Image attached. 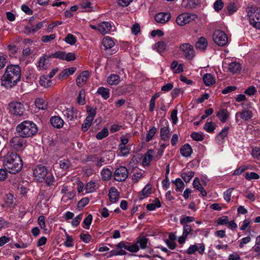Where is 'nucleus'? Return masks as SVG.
Segmentation results:
<instances>
[{"label": "nucleus", "instance_id": "nucleus-17", "mask_svg": "<svg viewBox=\"0 0 260 260\" xmlns=\"http://www.w3.org/2000/svg\"><path fill=\"white\" fill-rule=\"evenodd\" d=\"M63 116L69 120H73L77 118V111L73 107L66 108L62 111Z\"/></svg>", "mask_w": 260, "mask_h": 260}, {"label": "nucleus", "instance_id": "nucleus-5", "mask_svg": "<svg viewBox=\"0 0 260 260\" xmlns=\"http://www.w3.org/2000/svg\"><path fill=\"white\" fill-rule=\"evenodd\" d=\"M23 138L19 135L13 137L10 141L11 147L16 151L23 150L26 146V141Z\"/></svg>", "mask_w": 260, "mask_h": 260}, {"label": "nucleus", "instance_id": "nucleus-42", "mask_svg": "<svg viewBox=\"0 0 260 260\" xmlns=\"http://www.w3.org/2000/svg\"><path fill=\"white\" fill-rule=\"evenodd\" d=\"M161 207V204L158 198H155L153 203L149 204L147 205L146 208L149 211H153L156 208Z\"/></svg>", "mask_w": 260, "mask_h": 260}, {"label": "nucleus", "instance_id": "nucleus-59", "mask_svg": "<svg viewBox=\"0 0 260 260\" xmlns=\"http://www.w3.org/2000/svg\"><path fill=\"white\" fill-rule=\"evenodd\" d=\"M66 241L64 243V245L68 247H73V239L72 236L69 235L67 233L66 234Z\"/></svg>", "mask_w": 260, "mask_h": 260}, {"label": "nucleus", "instance_id": "nucleus-55", "mask_svg": "<svg viewBox=\"0 0 260 260\" xmlns=\"http://www.w3.org/2000/svg\"><path fill=\"white\" fill-rule=\"evenodd\" d=\"M245 178L248 180H256L259 178V176L255 172H247L245 174Z\"/></svg>", "mask_w": 260, "mask_h": 260}, {"label": "nucleus", "instance_id": "nucleus-61", "mask_svg": "<svg viewBox=\"0 0 260 260\" xmlns=\"http://www.w3.org/2000/svg\"><path fill=\"white\" fill-rule=\"evenodd\" d=\"M223 7V3L221 0H217L214 3V9L216 12L220 11Z\"/></svg>", "mask_w": 260, "mask_h": 260}, {"label": "nucleus", "instance_id": "nucleus-21", "mask_svg": "<svg viewBox=\"0 0 260 260\" xmlns=\"http://www.w3.org/2000/svg\"><path fill=\"white\" fill-rule=\"evenodd\" d=\"M108 197L111 203H115L118 201L119 192L115 187H112L109 190Z\"/></svg>", "mask_w": 260, "mask_h": 260}, {"label": "nucleus", "instance_id": "nucleus-6", "mask_svg": "<svg viewBox=\"0 0 260 260\" xmlns=\"http://www.w3.org/2000/svg\"><path fill=\"white\" fill-rule=\"evenodd\" d=\"M9 107L10 113L14 116H21L25 111L24 106L20 102H12L9 104Z\"/></svg>", "mask_w": 260, "mask_h": 260}, {"label": "nucleus", "instance_id": "nucleus-39", "mask_svg": "<svg viewBox=\"0 0 260 260\" xmlns=\"http://www.w3.org/2000/svg\"><path fill=\"white\" fill-rule=\"evenodd\" d=\"M170 130L168 127L164 126L160 128V135L161 139L167 141L170 137Z\"/></svg>", "mask_w": 260, "mask_h": 260}, {"label": "nucleus", "instance_id": "nucleus-2", "mask_svg": "<svg viewBox=\"0 0 260 260\" xmlns=\"http://www.w3.org/2000/svg\"><path fill=\"white\" fill-rule=\"evenodd\" d=\"M23 164L20 156L16 152L9 151L4 156V166L5 169L11 174H16L20 172Z\"/></svg>", "mask_w": 260, "mask_h": 260}, {"label": "nucleus", "instance_id": "nucleus-12", "mask_svg": "<svg viewBox=\"0 0 260 260\" xmlns=\"http://www.w3.org/2000/svg\"><path fill=\"white\" fill-rule=\"evenodd\" d=\"M223 64L225 66V68L228 69V70L233 73H238L240 72L242 69L241 64L236 60H225L223 62Z\"/></svg>", "mask_w": 260, "mask_h": 260}, {"label": "nucleus", "instance_id": "nucleus-19", "mask_svg": "<svg viewBox=\"0 0 260 260\" xmlns=\"http://www.w3.org/2000/svg\"><path fill=\"white\" fill-rule=\"evenodd\" d=\"M230 127L229 126H225L221 132L216 136L215 141L218 144H222L225 138L227 137Z\"/></svg>", "mask_w": 260, "mask_h": 260}, {"label": "nucleus", "instance_id": "nucleus-53", "mask_svg": "<svg viewBox=\"0 0 260 260\" xmlns=\"http://www.w3.org/2000/svg\"><path fill=\"white\" fill-rule=\"evenodd\" d=\"M234 189V188H230L223 192V198L226 202H230L231 201L232 193Z\"/></svg>", "mask_w": 260, "mask_h": 260}, {"label": "nucleus", "instance_id": "nucleus-15", "mask_svg": "<svg viewBox=\"0 0 260 260\" xmlns=\"http://www.w3.org/2000/svg\"><path fill=\"white\" fill-rule=\"evenodd\" d=\"M117 249L123 248L128 251L133 253H136L139 250L140 247L137 245V243L130 244L126 243L124 241H121L116 245Z\"/></svg>", "mask_w": 260, "mask_h": 260}, {"label": "nucleus", "instance_id": "nucleus-63", "mask_svg": "<svg viewBox=\"0 0 260 260\" xmlns=\"http://www.w3.org/2000/svg\"><path fill=\"white\" fill-rule=\"evenodd\" d=\"M252 156L256 159H260V148L255 147L252 149L251 151Z\"/></svg>", "mask_w": 260, "mask_h": 260}, {"label": "nucleus", "instance_id": "nucleus-36", "mask_svg": "<svg viewBox=\"0 0 260 260\" xmlns=\"http://www.w3.org/2000/svg\"><path fill=\"white\" fill-rule=\"evenodd\" d=\"M102 43L105 50L111 49L114 46V41L109 37H104Z\"/></svg>", "mask_w": 260, "mask_h": 260}, {"label": "nucleus", "instance_id": "nucleus-22", "mask_svg": "<svg viewBox=\"0 0 260 260\" xmlns=\"http://www.w3.org/2000/svg\"><path fill=\"white\" fill-rule=\"evenodd\" d=\"M112 30L111 24L107 21H104L99 24V31L104 35L109 33Z\"/></svg>", "mask_w": 260, "mask_h": 260}, {"label": "nucleus", "instance_id": "nucleus-10", "mask_svg": "<svg viewBox=\"0 0 260 260\" xmlns=\"http://www.w3.org/2000/svg\"><path fill=\"white\" fill-rule=\"evenodd\" d=\"M47 172L46 167L42 165L36 166L33 170L34 177L39 182H42L44 180Z\"/></svg>", "mask_w": 260, "mask_h": 260}, {"label": "nucleus", "instance_id": "nucleus-18", "mask_svg": "<svg viewBox=\"0 0 260 260\" xmlns=\"http://www.w3.org/2000/svg\"><path fill=\"white\" fill-rule=\"evenodd\" d=\"M89 73L87 71H83L77 78L76 84L78 86L82 87L87 82L89 77Z\"/></svg>", "mask_w": 260, "mask_h": 260}, {"label": "nucleus", "instance_id": "nucleus-25", "mask_svg": "<svg viewBox=\"0 0 260 260\" xmlns=\"http://www.w3.org/2000/svg\"><path fill=\"white\" fill-rule=\"evenodd\" d=\"M154 151L152 149H149L144 154L142 160V164L144 166L149 165L150 162L153 160V153Z\"/></svg>", "mask_w": 260, "mask_h": 260}, {"label": "nucleus", "instance_id": "nucleus-29", "mask_svg": "<svg viewBox=\"0 0 260 260\" xmlns=\"http://www.w3.org/2000/svg\"><path fill=\"white\" fill-rule=\"evenodd\" d=\"M35 103L36 106L40 110H45L48 109V102L43 98H37Z\"/></svg>", "mask_w": 260, "mask_h": 260}, {"label": "nucleus", "instance_id": "nucleus-46", "mask_svg": "<svg viewBox=\"0 0 260 260\" xmlns=\"http://www.w3.org/2000/svg\"><path fill=\"white\" fill-rule=\"evenodd\" d=\"M59 167L63 170H67L71 167V164L68 159H63L59 161Z\"/></svg>", "mask_w": 260, "mask_h": 260}, {"label": "nucleus", "instance_id": "nucleus-44", "mask_svg": "<svg viewBox=\"0 0 260 260\" xmlns=\"http://www.w3.org/2000/svg\"><path fill=\"white\" fill-rule=\"evenodd\" d=\"M194 175V173L193 172L188 171L187 172L182 173L181 175V177L185 182L188 183L191 180Z\"/></svg>", "mask_w": 260, "mask_h": 260}, {"label": "nucleus", "instance_id": "nucleus-35", "mask_svg": "<svg viewBox=\"0 0 260 260\" xmlns=\"http://www.w3.org/2000/svg\"><path fill=\"white\" fill-rule=\"evenodd\" d=\"M39 82L40 85L45 88L51 86L52 84L51 79L48 76L45 75L40 77Z\"/></svg>", "mask_w": 260, "mask_h": 260}, {"label": "nucleus", "instance_id": "nucleus-30", "mask_svg": "<svg viewBox=\"0 0 260 260\" xmlns=\"http://www.w3.org/2000/svg\"><path fill=\"white\" fill-rule=\"evenodd\" d=\"M216 116L222 123H225L229 118V113L226 109H222L217 112Z\"/></svg>", "mask_w": 260, "mask_h": 260}, {"label": "nucleus", "instance_id": "nucleus-47", "mask_svg": "<svg viewBox=\"0 0 260 260\" xmlns=\"http://www.w3.org/2000/svg\"><path fill=\"white\" fill-rule=\"evenodd\" d=\"M154 48L159 53L163 52L166 48V44L164 42H158L154 45Z\"/></svg>", "mask_w": 260, "mask_h": 260}, {"label": "nucleus", "instance_id": "nucleus-45", "mask_svg": "<svg viewBox=\"0 0 260 260\" xmlns=\"http://www.w3.org/2000/svg\"><path fill=\"white\" fill-rule=\"evenodd\" d=\"M75 192L74 191H70V192H68V193L66 194H63L61 201L63 203H67L69 201L72 200L75 196Z\"/></svg>", "mask_w": 260, "mask_h": 260}, {"label": "nucleus", "instance_id": "nucleus-13", "mask_svg": "<svg viewBox=\"0 0 260 260\" xmlns=\"http://www.w3.org/2000/svg\"><path fill=\"white\" fill-rule=\"evenodd\" d=\"M180 50L182 51L185 58L191 59L194 55V51L192 46L189 43H183L180 45Z\"/></svg>", "mask_w": 260, "mask_h": 260}, {"label": "nucleus", "instance_id": "nucleus-40", "mask_svg": "<svg viewBox=\"0 0 260 260\" xmlns=\"http://www.w3.org/2000/svg\"><path fill=\"white\" fill-rule=\"evenodd\" d=\"M101 175L103 180H109L112 176V172L108 168H103L101 172Z\"/></svg>", "mask_w": 260, "mask_h": 260}, {"label": "nucleus", "instance_id": "nucleus-41", "mask_svg": "<svg viewBox=\"0 0 260 260\" xmlns=\"http://www.w3.org/2000/svg\"><path fill=\"white\" fill-rule=\"evenodd\" d=\"M129 152V148L125 145H118L117 153L121 156H127Z\"/></svg>", "mask_w": 260, "mask_h": 260}, {"label": "nucleus", "instance_id": "nucleus-56", "mask_svg": "<svg viewBox=\"0 0 260 260\" xmlns=\"http://www.w3.org/2000/svg\"><path fill=\"white\" fill-rule=\"evenodd\" d=\"M56 38V35L52 34L50 35H44L41 37V40L44 43H48L51 41L55 39Z\"/></svg>", "mask_w": 260, "mask_h": 260}, {"label": "nucleus", "instance_id": "nucleus-26", "mask_svg": "<svg viewBox=\"0 0 260 260\" xmlns=\"http://www.w3.org/2000/svg\"><path fill=\"white\" fill-rule=\"evenodd\" d=\"M193 187L198 190L203 197H206L207 196L206 191L202 187V184H201L200 179L198 177H196L192 183Z\"/></svg>", "mask_w": 260, "mask_h": 260}, {"label": "nucleus", "instance_id": "nucleus-9", "mask_svg": "<svg viewBox=\"0 0 260 260\" xmlns=\"http://www.w3.org/2000/svg\"><path fill=\"white\" fill-rule=\"evenodd\" d=\"M128 176V171L125 166H120L117 168L113 173L114 179L118 182L125 181Z\"/></svg>", "mask_w": 260, "mask_h": 260}, {"label": "nucleus", "instance_id": "nucleus-8", "mask_svg": "<svg viewBox=\"0 0 260 260\" xmlns=\"http://www.w3.org/2000/svg\"><path fill=\"white\" fill-rule=\"evenodd\" d=\"M213 39L216 44L220 46L225 45L228 42L226 34L221 30H215L213 35Z\"/></svg>", "mask_w": 260, "mask_h": 260}, {"label": "nucleus", "instance_id": "nucleus-23", "mask_svg": "<svg viewBox=\"0 0 260 260\" xmlns=\"http://www.w3.org/2000/svg\"><path fill=\"white\" fill-rule=\"evenodd\" d=\"M171 14L170 13H159L155 15V20L158 23H164L170 20Z\"/></svg>", "mask_w": 260, "mask_h": 260}, {"label": "nucleus", "instance_id": "nucleus-51", "mask_svg": "<svg viewBox=\"0 0 260 260\" xmlns=\"http://www.w3.org/2000/svg\"><path fill=\"white\" fill-rule=\"evenodd\" d=\"M92 220V216L91 214H89L83 221V227L86 229H89L90 225L91 223Z\"/></svg>", "mask_w": 260, "mask_h": 260}, {"label": "nucleus", "instance_id": "nucleus-48", "mask_svg": "<svg viewBox=\"0 0 260 260\" xmlns=\"http://www.w3.org/2000/svg\"><path fill=\"white\" fill-rule=\"evenodd\" d=\"M63 40L71 45H74L77 41L76 38L71 34H68Z\"/></svg>", "mask_w": 260, "mask_h": 260}, {"label": "nucleus", "instance_id": "nucleus-7", "mask_svg": "<svg viewBox=\"0 0 260 260\" xmlns=\"http://www.w3.org/2000/svg\"><path fill=\"white\" fill-rule=\"evenodd\" d=\"M197 18L195 14L184 13L180 14L176 19V23L180 26H184L186 24L194 20Z\"/></svg>", "mask_w": 260, "mask_h": 260}, {"label": "nucleus", "instance_id": "nucleus-57", "mask_svg": "<svg viewBox=\"0 0 260 260\" xmlns=\"http://www.w3.org/2000/svg\"><path fill=\"white\" fill-rule=\"evenodd\" d=\"M175 184L176 186V190H179L181 191V190L184 188V184L182 180L179 178H177L174 181Z\"/></svg>", "mask_w": 260, "mask_h": 260}, {"label": "nucleus", "instance_id": "nucleus-64", "mask_svg": "<svg viewBox=\"0 0 260 260\" xmlns=\"http://www.w3.org/2000/svg\"><path fill=\"white\" fill-rule=\"evenodd\" d=\"M15 199L12 194L8 193L6 196L5 202L9 205H12L14 202Z\"/></svg>", "mask_w": 260, "mask_h": 260}, {"label": "nucleus", "instance_id": "nucleus-38", "mask_svg": "<svg viewBox=\"0 0 260 260\" xmlns=\"http://www.w3.org/2000/svg\"><path fill=\"white\" fill-rule=\"evenodd\" d=\"M148 239L145 236H140L138 238L136 243L137 245H140V248L144 249L147 247Z\"/></svg>", "mask_w": 260, "mask_h": 260}, {"label": "nucleus", "instance_id": "nucleus-14", "mask_svg": "<svg viewBox=\"0 0 260 260\" xmlns=\"http://www.w3.org/2000/svg\"><path fill=\"white\" fill-rule=\"evenodd\" d=\"M52 57L51 54L46 53L40 57L38 62L37 68L39 70H47L50 66V58Z\"/></svg>", "mask_w": 260, "mask_h": 260}, {"label": "nucleus", "instance_id": "nucleus-4", "mask_svg": "<svg viewBox=\"0 0 260 260\" xmlns=\"http://www.w3.org/2000/svg\"><path fill=\"white\" fill-rule=\"evenodd\" d=\"M247 16L250 24L254 27L260 29V10L252 8L248 11Z\"/></svg>", "mask_w": 260, "mask_h": 260}, {"label": "nucleus", "instance_id": "nucleus-31", "mask_svg": "<svg viewBox=\"0 0 260 260\" xmlns=\"http://www.w3.org/2000/svg\"><path fill=\"white\" fill-rule=\"evenodd\" d=\"M208 46V42L205 37H200L196 43V47L197 49L205 50Z\"/></svg>", "mask_w": 260, "mask_h": 260}, {"label": "nucleus", "instance_id": "nucleus-24", "mask_svg": "<svg viewBox=\"0 0 260 260\" xmlns=\"http://www.w3.org/2000/svg\"><path fill=\"white\" fill-rule=\"evenodd\" d=\"M50 121L52 126L56 128H61L64 124L63 120L59 116H52Z\"/></svg>", "mask_w": 260, "mask_h": 260}, {"label": "nucleus", "instance_id": "nucleus-54", "mask_svg": "<svg viewBox=\"0 0 260 260\" xmlns=\"http://www.w3.org/2000/svg\"><path fill=\"white\" fill-rule=\"evenodd\" d=\"M108 134L109 133L108 129L104 128L96 134V138L98 140H102L103 138L107 137Z\"/></svg>", "mask_w": 260, "mask_h": 260}, {"label": "nucleus", "instance_id": "nucleus-27", "mask_svg": "<svg viewBox=\"0 0 260 260\" xmlns=\"http://www.w3.org/2000/svg\"><path fill=\"white\" fill-rule=\"evenodd\" d=\"M180 151L182 156L186 157L191 155L192 149L189 144H185L181 147Z\"/></svg>", "mask_w": 260, "mask_h": 260}, {"label": "nucleus", "instance_id": "nucleus-60", "mask_svg": "<svg viewBox=\"0 0 260 260\" xmlns=\"http://www.w3.org/2000/svg\"><path fill=\"white\" fill-rule=\"evenodd\" d=\"M191 138L195 141H201L204 139V136L200 133L198 132H193L191 133Z\"/></svg>", "mask_w": 260, "mask_h": 260}, {"label": "nucleus", "instance_id": "nucleus-11", "mask_svg": "<svg viewBox=\"0 0 260 260\" xmlns=\"http://www.w3.org/2000/svg\"><path fill=\"white\" fill-rule=\"evenodd\" d=\"M253 114L251 111L243 109L241 111L237 112L235 114V121L237 123L240 124L242 123L241 120L247 121L252 118Z\"/></svg>", "mask_w": 260, "mask_h": 260}, {"label": "nucleus", "instance_id": "nucleus-16", "mask_svg": "<svg viewBox=\"0 0 260 260\" xmlns=\"http://www.w3.org/2000/svg\"><path fill=\"white\" fill-rule=\"evenodd\" d=\"M205 250V246L204 243L191 245L187 249L186 253L188 254H192L196 251H198L201 254H203Z\"/></svg>", "mask_w": 260, "mask_h": 260}, {"label": "nucleus", "instance_id": "nucleus-62", "mask_svg": "<svg viewBox=\"0 0 260 260\" xmlns=\"http://www.w3.org/2000/svg\"><path fill=\"white\" fill-rule=\"evenodd\" d=\"M227 10L229 14H232L237 10V8L235 4L234 3L231 2L229 4L227 7Z\"/></svg>", "mask_w": 260, "mask_h": 260}, {"label": "nucleus", "instance_id": "nucleus-3", "mask_svg": "<svg viewBox=\"0 0 260 260\" xmlns=\"http://www.w3.org/2000/svg\"><path fill=\"white\" fill-rule=\"evenodd\" d=\"M16 131L19 136L22 138H29L37 133L38 127L32 121L25 120L17 126Z\"/></svg>", "mask_w": 260, "mask_h": 260}, {"label": "nucleus", "instance_id": "nucleus-28", "mask_svg": "<svg viewBox=\"0 0 260 260\" xmlns=\"http://www.w3.org/2000/svg\"><path fill=\"white\" fill-rule=\"evenodd\" d=\"M99 187V184L95 181H90L86 184L84 189L86 193H91L95 191Z\"/></svg>", "mask_w": 260, "mask_h": 260}, {"label": "nucleus", "instance_id": "nucleus-52", "mask_svg": "<svg viewBox=\"0 0 260 260\" xmlns=\"http://www.w3.org/2000/svg\"><path fill=\"white\" fill-rule=\"evenodd\" d=\"M85 91L84 89H81L79 91V95L77 98V102L80 105H83L85 104Z\"/></svg>", "mask_w": 260, "mask_h": 260}, {"label": "nucleus", "instance_id": "nucleus-43", "mask_svg": "<svg viewBox=\"0 0 260 260\" xmlns=\"http://www.w3.org/2000/svg\"><path fill=\"white\" fill-rule=\"evenodd\" d=\"M216 127V124L215 122H208L205 124L204 128L208 133H212L214 132Z\"/></svg>", "mask_w": 260, "mask_h": 260}, {"label": "nucleus", "instance_id": "nucleus-50", "mask_svg": "<svg viewBox=\"0 0 260 260\" xmlns=\"http://www.w3.org/2000/svg\"><path fill=\"white\" fill-rule=\"evenodd\" d=\"M156 132V128L155 127H152L151 128H150L146 135L145 141L146 142H148L151 141L155 135Z\"/></svg>", "mask_w": 260, "mask_h": 260}, {"label": "nucleus", "instance_id": "nucleus-20", "mask_svg": "<svg viewBox=\"0 0 260 260\" xmlns=\"http://www.w3.org/2000/svg\"><path fill=\"white\" fill-rule=\"evenodd\" d=\"M152 193V185L148 183L143 189L139 192V198L140 200H143L148 197Z\"/></svg>", "mask_w": 260, "mask_h": 260}, {"label": "nucleus", "instance_id": "nucleus-34", "mask_svg": "<svg viewBox=\"0 0 260 260\" xmlns=\"http://www.w3.org/2000/svg\"><path fill=\"white\" fill-rule=\"evenodd\" d=\"M96 93L102 96L104 100H107L110 97V89L104 87L98 89Z\"/></svg>", "mask_w": 260, "mask_h": 260}, {"label": "nucleus", "instance_id": "nucleus-32", "mask_svg": "<svg viewBox=\"0 0 260 260\" xmlns=\"http://www.w3.org/2000/svg\"><path fill=\"white\" fill-rule=\"evenodd\" d=\"M203 80L206 86H211L215 83V79L211 74H205L203 76Z\"/></svg>", "mask_w": 260, "mask_h": 260}, {"label": "nucleus", "instance_id": "nucleus-37", "mask_svg": "<svg viewBox=\"0 0 260 260\" xmlns=\"http://www.w3.org/2000/svg\"><path fill=\"white\" fill-rule=\"evenodd\" d=\"M199 3V0H183L182 6L186 8H193L197 6Z\"/></svg>", "mask_w": 260, "mask_h": 260}, {"label": "nucleus", "instance_id": "nucleus-33", "mask_svg": "<svg viewBox=\"0 0 260 260\" xmlns=\"http://www.w3.org/2000/svg\"><path fill=\"white\" fill-rule=\"evenodd\" d=\"M120 82V77L115 74L110 75L107 78V83L111 85H116Z\"/></svg>", "mask_w": 260, "mask_h": 260}, {"label": "nucleus", "instance_id": "nucleus-58", "mask_svg": "<svg viewBox=\"0 0 260 260\" xmlns=\"http://www.w3.org/2000/svg\"><path fill=\"white\" fill-rule=\"evenodd\" d=\"M66 52L63 51H57L55 53L51 54V56L53 58H59L62 60L66 59Z\"/></svg>", "mask_w": 260, "mask_h": 260}, {"label": "nucleus", "instance_id": "nucleus-49", "mask_svg": "<svg viewBox=\"0 0 260 260\" xmlns=\"http://www.w3.org/2000/svg\"><path fill=\"white\" fill-rule=\"evenodd\" d=\"M194 220V218L193 217L182 215L180 219V223L184 225L187 223L193 222Z\"/></svg>", "mask_w": 260, "mask_h": 260}, {"label": "nucleus", "instance_id": "nucleus-1", "mask_svg": "<svg viewBox=\"0 0 260 260\" xmlns=\"http://www.w3.org/2000/svg\"><path fill=\"white\" fill-rule=\"evenodd\" d=\"M20 77L21 69L19 66H8L2 77V84L6 88H11L16 84L20 80Z\"/></svg>", "mask_w": 260, "mask_h": 260}]
</instances>
